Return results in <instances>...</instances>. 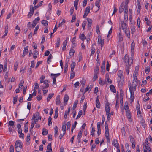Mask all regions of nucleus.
Returning <instances> with one entry per match:
<instances>
[{
  "label": "nucleus",
  "mask_w": 152,
  "mask_h": 152,
  "mask_svg": "<svg viewBox=\"0 0 152 152\" xmlns=\"http://www.w3.org/2000/svg\"><path fill=\"white\" fill-rule=\"evenodd\" d=\"M48 133V131L44 128L43 129V131L42 133V135H45L47 134Z\"/></svg>",
  "instance_id": "obj_28"
},
{
  "label": "nucleus",
  "mask_w": 152,
  "mask_h": 152,
  "mask_svg": "<svg viewBox=\"0 0 152 152\" xmlns=\"http://www.w3.org/2000/svg\"><path fill=\"white\" fill-rule=\"evenodd\" d=\"M118 37H119V42H120L122 41L123 40V36L121 34V31H120V32L118 34Z\"/></svg>",
  "instance_id": "obj_22"
},
{
  "label": "nucleus",
  "mask_w": 152,
  "mask_h": 152,
  "mask_svg": "<svg viewBox=\"0 0 152 152\" xmlns=\"http://www.w3.org/2000/svg\"><path fill=\"white\" fill-rule=\"evenodd\" d=\"M124 3H122L119 7V12L120 13H121L124 11Z\"/></svg>",
  "instance_id": "obj_16"
},
{
  "label": "nucleus",
  "mask_w": 152,
  "mask_h": 152,
  "mask_svg": "<svg viewBox=\"0 0 152 152\" xmlns=\"http://www.w3.org/2000/svg\"><path fill=\"white\" fill-rule=\"evenodd\" d=\"M130 93H131V96H130V103H132V102H133L134 101V94L133 91V93L132 94V91H130Z\"/></svg>",
  "instance_id": "obj_15"
},
{
  "label": "nucleus",
  "mask_w": 152,
  "mask_h": 152,
  "mask_svg": "<svg viewBox=\"0 0 152 152\" xmlns=\"http://www.w3.org/2000/svg\"><path fill=\"white\" fill-rule=\"evenodd\" d=\"M96 107L99 108L100 107V103L99 100V97L98 96L96 100Z\"/></svg>",
  "instance_id": "obj_6"
},
{
  "label": "nucleus",
  "mask_w": 152,
  "mask_h": 152,
  "mask_svg": "<svg viewBox=\"0 0 152 152\" xmlns=\"http://www.w3.org/2000/svg\"><path fill=\"white\" fill-rule=\"evenodd\" d=\"M66 124L65 122H64L63 123L62 128L63 132V135H64L66 133Z\"/></svg>",
  "instance_id": "obj_10"
},
{
  "label": "nucleus",
  "mask_w": 152,
  "mask_h": 152,
  "mask_svg": "<svg viewBox=\"0 0 152 152\" xmlns=\"http://www.w3.org/2000/svg\"><path fill=\"white\" fill-rule=\"evenodd\" d=\"M150 70V67L149 66H147L145 67V73L148 74Z\"/></svg>",
  "instance_id": "obj_40"
},
{
  "label": "nucleus",
  "mask_w": 152,
  "mask_h": 152,
  "mask_svg": "<svg viewBox=\"0 0 152 152\" xmlns=\"http://www.w3.org/2000/svg\"><path fill=\"white\" fill-rule=\"evenodd\" d=\"M127 25L124 21L121 22V27L123 30H126L127 29Z\"/></svg>",
  "instance_id": "obj_8"
},
{
  "label": "nucleus",
  "mask_w": 152,
  "mask_h": 152,
  "mask_svg": "<svg viewBox=\"0 0 152 152\" xmlns=\"http://www.w3.org/2000/svg\"><path fill=\"white\" fill-rule=\"evenodd\" d=\"M127 12L128 10H125L124 12V16L125 18L126 17H128Z\"/></svg>",
  "instance_id": "obj_56"
},
{
  "label": "nucleus",
  "mask_w": 152,
  "mask_h": 152,
  "mask_svg": "<svg viewBox=\"0 0 152 152\" xmlns=\"http://www.w3.org/2000/svg\"><path fill=\"white\" fill-rule=\"evenodd\" d=\"M60 39L59 38H58L57 39L56 41V47L58 48L60 45Z\"/></svg>",
  "instance_id": "obj_29"
},
{
  "label": "nucleus",
  "mask_w": 152,
  "mask_h": 152,
  "mask_svg": "<svg viewBox=\"0 0 152 152\" xmlns=\"http://www.w3.org/2000/svg\"><path fill=\"white\" fill-rule=\"evenodd\" d=\"M110 88L112 91L114 93H115L116 92V89L113 85H110Z\"/></svg>",
  "instance_id": "obj_18"
},
{
  "label": "nucleus",
  "mask_w": 152,
  "mask_h": 152,
  "mask_svg": "<svg viewBox=\"0 0 152 152\" xmlns=\"http://www.w3.org/2000/svg\"><path fill=\"white\" fill-rule=\"evenodd\" d=\"M101 72L102 74H104L105 71V66H101Z\"/></svg>",
  "instance_id": "obj_51"
},
{
  "label": "nucleus",
  "mask_w": 152,
  "mask_h": 152,
  "mask_svg": "<svg viewBox=\"0 0 152 152\" xmlns=\"http://www.w3.org/2000/svg\"><path fill=\"white\" fill-rule=\"evenodd\" d=\"M67 39L65 40V41L63 43V46L62 48V50H64L66 49V47L67 45Z\"/></svg>",
  "instance_id": "obj_23"
},
{
  "label": "nucleus",
  "mask_w": 152,
  "mask_h": 152,
  "mask_svg": "<svg viewBox=\"0 0 152 152\" xmlns=\"http://www.w3.org/2000/svg\"><path fill=\"white\" fill-rule=\"evenodd\" d=\"M14 122L12 121H10L8 123V124L10 126H12L14 124Z\"/></svg>",
  "instance_id": "obj_46"
},
{
  "label": "nucleus",
  "mask_w": 152,
  "mask_h": 152,
  "mask_svg": "<svg viewBox=\"0 0 152 152\" xmlns=\"http://www.w3.org/2000/svg\"><path fill=\"white\" fill-rule=\"evenodd\" d=\"M40 20V18L39 17H37L32 22V23L36 25L38 22Z\"/></svg>",
  "instance_id": "obj_26"
},
{
  "label": "nucleus",
  "mask_w": 152,
  "mask_h": 152,
  "mask_svg": "<svg viewBox=\"0 0 152 152\" xmlns=\"http://www.w3.org/2000/svg\"><path fill=\"white\" fill-rule=\"evenodd\" d=\"M52 118L51 116L49 117L48 120V124L50 126V124H52L51 122Z\"/></svg>",
  "instance_id": "obj_38"
},
{
  "label": "nucleus",
  "mask_w": 152,
  "mask_h": 152,
  "mask_svg": "<svg viewBox=\"0 0 152 152\" xmlns=\"http://www.w3.org/2000/svg\"><path fill=\"white\" fill-rule=\"evenodd\" d=\"M99 70V67L98 66H96V69H95L94 71V74H97L98 73Z\"/></svg>",
  "instance_id": "obj_50"
},
{
  "label": "nucleus",
  "mask_w": 152,
  "mask_h": 152,
  "mask_svg": "<svg viewBox=\"0 0 152 152\" xmlns=\"http://www.w3.org/2000/svg\"><path fill=\"white\" fill-rule=\"evenodd\" d=\"M87 103H86L85 104H84V105L83 106V112H84V115L85 112H86V109L87 108V106H86Z\"/></svg>",
  "instance_id": "obj_55"
},
{
  "label": "nucleus",
  "mask_w": 152,
  "mask_h": 152,
  "mask_svg": "<svg viewBox=\"0 0 152 152\" xmlns=\"http://www.w3.org/2000/svg\"><path fill=\"white\" fill-rule=\"evenodd\" d=\"M90 6L87 7L85 10V13H86V14L87 13V15H88L90 12Z\"/></svg>",
  "instance_id": "obj_21"
},
{
  "label": "nucleus",
  "mask_w": 152,
  "mask_h": 152,
  "mask_svg": "<svg viewBox=\"0 0 152 152\" xmlns=\"http://www.w3.org/2000/svg\"><path fill=\"white\" fill-rule=\"evenodd\" d=\"M55 114L54 116V118L55 119H56L58 116V111L57 108H56V110H55Z\"/></svg>",
  "instance_id": "obj_34"
},
{
  "label": "nucleus",
  "mask_w": 152,
  "mask_h": 152,
  "mask_svg": "<svg viewBox=\"0 0 152 152\" xmlns=\"http://www.w3.org/2000/svg\"><path fill=\"white\" fill-rule=\"evenodd\" d=\"M105 131H109V129H108V124L107 123L106 121L105 122Z\"/></svg>",
  "instance_id": "obj_54"
},
{
  "label": "nucleus",
  "mask_w": 152,
  "mask_h": 152,
  "mask_svg": "<svg viewBox=\"0 0 152 152\" xmlns=\"http://www.w3.org/2000/svg\"><path fill=\"white\" fill-rule=\"evenodd\" d=\"M56 104L58 105H59L60 103V96L58 95L56 99Z\"/></svg>",
  "instance_id": "obj_14"
},
{
  "label": "nucleus",
  "mask_w": 152,
  "mask_h": 152,
  "mask_svg": "<svg viewBox=\"0 0 152 152\" xmlns=\"http://www.w3.org/2000/svg\"><path fill=\"white\" fill-rule=\"evenodd\" d=\"M79 38L81 40L83 41L86 39V38L84 34H82L80 35Z\"/></svg>",
  "instance_id": "obj_25"
},
{
  "label": "nucleus",
  "mask_w": 152,
  "mask_h": 152,
  "mask_svg": "<svg viewBox=\"0 0 152 152\" xmlns=\"http://www.w3.org/2000/svg\"><path fill=\"white\" fill-rule=\"evenodd\" d=\"M82 114V110H81L79 111L78 114L77 115L76 119H77L80 118V117L81 116V115Z\"/></svg>",
  "instance_id": "obj_31"
},
{
  "label": "nucleus",
  "mask_w": 152,
  "mask_h": 152,
  "mask_svg": "<svg viewBox=\"0 0 152 152\" xmlns=\"http://www.w3.org/2000/svg\"><path fill=\"white\" fill-rule=\"evenodd\" d=\"M130 141L132 143H134V138L131 136H130Z\"/></svg>",
  "instance_id": "obj_61"
},
{
  "label": "nucleus",
  "mask_w": 152,
  "mask_h": 152,
  "mask_svg": "<svg viewBox=\"0 0 152 152\" xmlns=\"http://www.w3.org/2000/svg\"><path fill=\"white\" fill-rule=\"evenodd\" d=\"M42 61H38L37 64L35 68H37L39 66V65L40 64H42Z\"/></svg>",
  "instance_id": "obj_59"
},
{
  "label": "nucleus",
  "mask_w": 152,
  "mask_h": 152,
  "mask_svg": "<svg viewBox=\"0 0 152 152\" xmlns=\"http://www.w3.org/2000/svg\"><path fill=\"white\" fill-rule=\"evenodd\" d=\"M52 55L51 54H50L49 56L48 57L47 59V62L48 64H49V63L51 61L50 60L52 58Z\"/></svg>",
  "instance_id": "obj_30"
},
{
  "label": "nucleus",
  "mask_w": 152,
  "mask_h": 152,
  "mask_svg": "<svg viewBox=\"0 0 152 152\" xmlns=\"http://www.w3.org/2000/svg\"><path fill=\"white\" fill-rule=\"evenodd\" d=\"M134 42H132L131 44V48L132 52L133 51H134Z\"/></svg>",
  "instance_id": "obj_44"
},
{
  "label": "nucleus",
  "mask_w": 152,
  "mask_h": 152,
  "mask_svg": "<svg viewBox=\"0 0 152 152\" xmlns=\"http://www.w3.org/2000/svg\"><path fill=\"white\" fill-rule=\"evenodd\" d=\"M10 149V152H14V147L12 145H11Z\"/></svg>",
  "instance_id": "obj_64"
},
{
  "label": "nucleus",
  "mask_w": 152,
  "mask_h": 152,
  "mask_svg": "<svg viewBox=\"0 0 152 152\" xmlns=\"http://www.w3.org/2000/svg\"><path fill=\"white\" fill-rule=\"evenodd\" d=\"M45 77L43 75H42L41 77L40 78V83H41L43 82L45 78Z\"/></svg>",
  "instance_id": "obj_42"
},
{
  "label": "nucleus",
  "mask_w": 152,
  "mask_h": 152,
  "mask_svg": "<svg viewBox=\"0 0 152 152\" xmlns=\"http://www.w3.org/2000/svg\"><path fill=\"white\" fill-rule=\"evenodd\" d=\"M92 87V86L91 85L90 86H88L87 87L86 89V90H85L86 92H87L89 90L90 91L91 90Z\"/></svg>",
  "instance_id": "obj_47"
},
{
  "label": "nucleus",
  "mask_w": 152,
  "mask_h": 152,
  "mask_svg": "<svg viewBox=\"0 0 152 152\" xmlns=\"http://www.w3.org/2000/svg\"><path fill=\"white\" fill-rule=\"evenodd\" d=\"M118 83L119 86H120V87H121L123 84V78L118 79Z\"/></svg>",
  "instance_id": "obj_9"
},
{
  "label": "nucleus",
  "mask_w": 152,
  "mask_h": 152,
  "mask_svg": "<svg viewBox=\"0 0 152 152\" xmlns=\"http://www.w3.org/2000/svg\"><path fill=\"white\" fill-rule=\"evenodd\" d=\"M7 62H5L4 63V66L3 71L5 72L7 70Z\"/></svg>",
  "instance_id": "obj_43"
},
{
  "label": "nucleus",
  "mask_w": 152,
  "mask_h": 152,
  "mask_svg": "<svg viewBox=\"0 0 152 152\" xmlns=\"http://www.w3.org/2000/svg\"><path fill=\"white\" fill-rule=\"evenodd\" d=\"M47 152H52L51 143L48 144V145H47Z\"/></svg>",
  "instance_id": "obj_12"
},
{
  "label": "nucleus",
  "mask_w": 152,
  "mask_h": 152,
  "mask_svg": "<svg viewBox=\"0 0 152 152\" xmlns=\"http://www.w3.org/2000/svg\"><path fill=\"white\" fill-rule=\"evenodd\" d=\"M27 108L29 110H30L31 108V104L30 102H28Z\"/></svg>",
  "instance_id": "obj_53"
},
{
  "label": "nucleus",
  "mask_w": 152,
  "mask_h": 152,
  "mask_svg": "<svg viewBox=\"0 0 152 152\" xmlns=\"http://www.w3.org/2000/svg\"><path fill=\"white\" fill-rule=\"evenodd\" d=\"M87 22L86 21H84L82 24V26L83 30H85V26H86V24Z\"/></svg>",
  "instance_id": "obj_39"
},
{
  "label": "nucleus",
  "mask_w": 152,
  "mask_h": 152,
  "mask_svg": "<svg viewBox=\"0 0 152 152\" xmlns=\"http://www.w3.org/2000/svg\"><path fill=\"white\" fill-rule=\"evenodd\" d=\"M39 26L38 25H37L34 29V34H35L36 33V32L37 31V30H38V28H39Z\"/></svg>",
  "instance_id": "obj_58"
},
{
  "label": "nucleus",
  "mask_w": 152,
  "mask_h": 152,
  "mask_svg": "<svg viewBox=\"0 0 152 152\" xmlns=\"http://www.w3.org/2000/svg\"><path fill=\"white\" fill-rule=\"evenodd\" d=\"M18 65V61H16L14 64V69L15 71H16L17 69V66Z\"/></svg>",
  "instance_id": "obj_36"
},
{
  "label": "nucleus",
  "mask_w": 152,
  "mask_h": 152,
  "mask_svg": "<svg viewBox=\"0 0 152 152\" xmlns=\"http://www.w3.org/2000/svg\"><path fill=\"white\" fill-rule=\"evenodd\" d=\"M53 95L54 94L52 93V94H50L48 95L47 99V102H49L50 100Z\"/></svg>",
  "instance_id": "obj_27"
},
{
  "label": "nucleus",
  "mask_w": 152,
  "mask_h": 152,
  "mask_svg": "<svg viewBox=\"0 0 152 152\" xmlns=\"http://www.w3.org/2000/svg\"><path fill=\"white\" fill-rule=\"evenodd\" d=\"M98 42L101 45V47H102L104 44V39H102L101 37L100 36L98 37Z\"/></svg>",
  "instance_id": "obj_7"
},
{
  "label": "nucleus",
  "mask_w": 152,
  "mask_h": 152,
  "mask_svg": "<svg viewBox=\"0 0 152 152\" xmlns=\"http://www.w3.org/2000/svg\"><path fill=\"white\" fill-rule=\"evenodd\" d=\"M22 148V145L21 143L20 140L16 141L15 145V149L16 151L17 152L20 151Z\"/></svg>",
  "instance_id": "obj_1"
},
{
  "label": "nucleus",
  "mask_w": 152,
  "mask_h": 152,
  "mask_svg": "<svg viewBox=\"0 0 152 152\" xmlns=\"http://www.w3.org/2000/svg\"><path fill=\"white\" fill-rule=\"evenodd\" d=\"M35 86L34 88V89L33 90H34V92L36 91V89L37 88H39V86L38 84L37 83H35Z\"/></svg>",
  "instance_id": "obj_48"
},
{
  "label": "nucleus",
  "mask_w": 152,
  "mask_h": 152,
  "mask_svg": "<svg viewBox=\"0 0 152 152\" xmlns=\"http://www.w3.org/2000/svg\"><path fill=\"white\" fill-rule=\"evenodd\" d=\"M123 72L121 71H118V75L119 79H122L123 78Z\"/></svg>",
  "instance_id": "obj_11"
},
{
  "label": "nucleus",
  "mask_w": 152,
  "mask_h": 152,
  "mask_svg": "<svg viewBox=\"0 0 152 152\" xmlns=\"http://www.w3.org/2000/svg\"><path fill=\"white\" fill-rule=\"evenodd\" d=\"M69 99V96L67 94H65L64 96V103L65 102H66Z\"/></svg>",
  "instance_id": "obj_24"
},
{
  "label": "nucleus",
  "mask_w": 152,
  "mask_h": 152,
  "mask_svg": "<svg viewBox=\"0 0 152 152\" xmlns=\"http://www.w3.org/2000/svg\"><path fill=\"white\" fill-rule=\"evenodd\" d=\"M32 24L30 22H29L27 24V26L29 29H31V28Z\"/></svg>",
  "instance_id": "obj_60"
},
{
  "label": "nucleus",
  "mask_w": 152,
  "mask_h": 152,
  "mask_svg": "<svg viewBox=\"0 0 152 152\" xmlns=\"http://www.w3.org/2000/svg\"><path fill=\"white\" fill-rule=\"evenodd\" d=\"M78 100H77L76 101H75L74 102V105L73 106V108H72V109L73 110H74L76 107L77 105V103H78Z\"/></svg>",
  "instance_id": "obj_33"
},
{
  "label": "nucleus",
  "mask_w": 152,
  "mask_h": 152,
  "mask_svg": "<svg viewBox=\"0 0 152 152\" xmlns=\"http://www.w3.org/2000/svg\"><path fill=\"white\" fill-rule=\"evenodd\" d=\"M105 107L106 114H107V113H110V110L109 107V104L108 102H107L106 104L105 105Z\"/></svg>",
  "instance_id": "obj_4"
},
{
  "label": "nucleus",
  "mask_w": 152,
  "mask_h": 152,
  "mask_svg": "<svg viewBox=\"0 0 152 152\" xmlns=\"http://www.w3.org/2000/svg\"><path fill=\"white\" fill-rule=\"evenodd\" d=\"M28 47L27 46L26 48H24L23 53H24V54H25L26 55L28 53Z\"/></svg>",
  "instance_id": "obj_32"
},
{
  "label": "nucleus",
  "mask_w": 152,
  "mask_h": 152,
  "mask_svg": "<svg viewBox=\"0 0 152 152\" xmlns=\"http://www.w3.org/2000/svg\"><path fill=\"white\" fill-rule=\"evenodd\" d=\"M30 134H28L27 135L26 140L27 142H28L30 140Z\"/></svg>",
  "instance_id": "obj_63"
},
{
  "label": "nucleus",
  "mask_w": 152,
  "mask_h": 152,
  "mask_svg": "<svg viewBox=\"0 0 152 152\" xmlns=\"http://www.w3.org/2000/svg\"><path fill=\"white\" fill-rule=\"evenodd\" d=\"M42 23L45 26L48 25V22L46 20H43L42 21Z\"/></svg>",
  "instance_id": "obj_35"
},
{
  "label": "nucleus",
  "mask_w": 152,
  "mask_h": 152,
  "mask_svg": "<svg viewBox=\"0 0 152 152\" xmlns=\"http://www.w3.org/2000/svg\"><path fill=\"white\" fill-rule=\"evenodd\" d=\"M75 73L73 72H73H72L71 71V76H70V78L72 79L75 76Z\"/></svg>",
  "instance_id": "obj_62"
},
{
  "label": "nucleus",
  "mask_w": 152,
  "mask_h": 152,
  "mask_svg": "<svg viewBox=\"0 0 152 152\" xmlns=\"http://www.w3.org/2000/svg\"><path fill=\"white\" fill-rule=\"evenodd\" d=\"M113 143L115 147H116L117 148H119V145L118 143L117 140H114Z\"/></svg>",
  "instance_id": "obj_17"
},
{
  "label": "nucleus",
  "mask_w": 152,
  "mask_h": 152,
  "mask_svg": "<svg viewBox=\"0 0 152 152\" xmlns=\"http://www.w3.org/2000/svg\"><path fill=\"white\" fill-rule=\"evenodd\" d=\"M104 80L105 82H108L110 84L111 83H112V80L109 79V77L105 78Z\"/></svg>",
  "instance_id": "obj_41"
},
{
  "label": "nucleus",
  "mask_w": 152,
  "mask_h": 152,
  "mask_svg": "<svg viewBox=\"0 0 152 152\" xmlns=\"http://www.w3.org/2000/svg\"><path fill=\"white\" fill-rule=\"evenodd\" d=\"M130 28L131 31V33L132 34H133L136 31L135 26L133 24H131Z\"/></svg>",
  "instance_id": "obj_13"
},
{
  "label": "nucleus",
  "mask_w": 152,
  "mask_h": 152,
  "mask_svg": "<svg viewBox=\"0 0 152 152\" xmlns=\"http://www.w3.org/2000/svg\"><path fill=\"white\" fill-rule=\"evenodd\" d=\"M82 132L81 131H80L78 134L77 139L81 138L82 137Z\"/></svg>",
  "instance_id": "obj_45"
},
{
  "label": "nucleus",
  "mask_w": 152,
  "mask_h": 152,
  "mask_svg": "<svg viewBox=\"0 0 152 152\" xmlns=\"http://www.w3.org/2000/svg\"><path fill=\"white\" fill-rule=\"evenodd\" d=\"M75 53L74 50L73 49H71L69 52V55L70 56H73Z\"/></svg>",
  "instance_id": "obj_37"
},
{
  "label": "nucleus",
  "mask_w": 152,
  "mask_h": 152,
  "mask_svg": "<svg viewBox=\"0 0 152 152\" xmlns=\"http://www.w3.org/2000/svg\"><path fill=\"white\" fill-rule=\"evenodd\" d=\"M125 33L126 34L127 36L129 38H130V33L129 30H124Z\"/></svg>",
  "instance_id": "obj_19"
},
{
  "label": "nucleus",
  "mask_w": 152,
  "mask_h": 152,
  "mask_svg": "<svg viewBox=\"0 0 152 152\" xmlns=\"http://www.w3.org/2000/svg\"><path fill=\"white\" fill-rule=\"evenodd\" d=\"M86 19L88 23V29H89L91 28V25L92 22V19L89 18H87Z\"/></svg>",
  "instance_id": "obj_5"
},
{
  "label": "nucleus",
  "mask_w": 152,
  "mask_h": 152,
  "mask_svg": "<svg viewBox=\"0 0 152 152\" xmlns=\"http://www.w3.org/2000/svg\"><path fill=\"white\" fill-rule=\"evenodd\" d=\"M24 81L23 80H22L20 81L19 84V88H20L21 87L23 86V84L24 83Z\"/></svg>",
  "instance_id": "obj_49"
},
{
  "label": "nucleus",
  "mask_w": 152,
  "mask_h": 152,
  "mask_svg": "<svg viewBox=\"0 0 152 152\" xmlns=\"http://www.w3.org/2000/svg\"><path fill=\"white\" fill-rule=\"evenodd\" d=\"M124 109L126 110V112H130L129 106H128V105H126V106H125Z\"/></svg>",
  "instance_id": "obj_57"
},
{
  "label": "nucleus",
  "mask_w": 152,
  "mask_h": 152,
  "mask_svg": "<svg viewBox=\"0 0 152 152\" xmlns=\"http://www.w3.org/2000/svg\"><path fill=\"white\" fill-rule=\"evenodd\" d=\"M124 58L126 66H130L132 64L133 60L132 58H129L126 55L125 56Z\"/></svg>",
  "instance_id": "obj_3"
},
{
  "label": "nucleus",
  "mask_w": 152,
  "mask_h": 152,
  "mask_svg": "<svg viewBox=\"0 0 152 152\" xmlns=\"http://www.w3.org/2000/svg\"><path fill=\"white\" fill-rule=\"evenodd\" d=\"M76 64L75 62H73L71 64V71L72 72L74 70V68Z\"/></svg>",
  "instance_id": "obj_20"
},
{
  "label": "nucleus",
  "mask_w": 152,
  "mask_h": 152,
  "mask_svg": "<svg viewBox=\"0 0 152 152\" xmlns=\"http://www.w3.org/2000/svg\"><path fill=\"white\" fill-rule=\"evenodd\" d=\"M137 85V81H133L132 82V85L131 83L129 84V89L130 91H133V90H135L136 88V86Z\"/></svg>",
  "instance_id": "obj_2"
},
{
  "label": "nucleus",
  "mask_w": 152,
  "mask_h": 152,
  "mask_svg": "<svg viewBox=\"0 0 152 152\" xmlns=\"http://www.w3.org/2000/svg\"><path fill=\"white\" fill-rule=\"evenodd\" d=\"M127 116L129 119H130L131 117V115L130 113V112H126Z\"/></svg>",
  "instance_id": "obj_52"
}]
</instances>
